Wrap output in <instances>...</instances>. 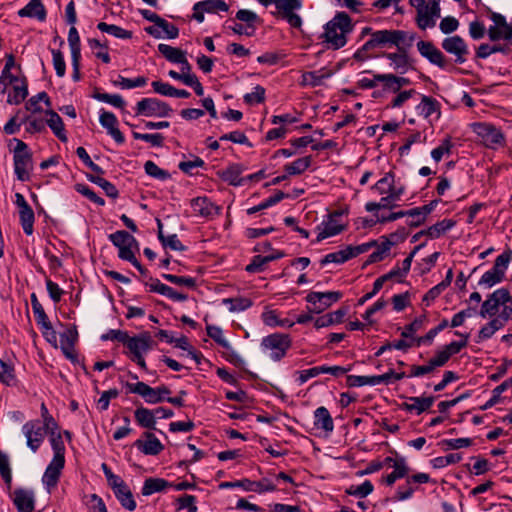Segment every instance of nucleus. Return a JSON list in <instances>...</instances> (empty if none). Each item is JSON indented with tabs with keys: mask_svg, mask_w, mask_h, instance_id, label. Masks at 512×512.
Here are the masks:
<instances>
[{
	"mask_svg": "<svg viewBox=\"0 0 512 512\" xmlns=\"http://www.w3.org/2000/svg\"><path fill=\"white\" fill-rule=\"evenodd\" d=\"M353 28L354 26L349 15L345 12H337L335 16L324 25V31L320 38L328 48L337 50L347 44V37L353 31Z\"/></svg>",
	"mask_w": 512,
	"mask_h": 512,
	"instance_id": "1",
	"label": "nucleus"
},
{
	"mask_svg": "<svg viewBox=\"0 0 512 512\" xmlns=\"http://www.w3.org/2000/svg\"><path fill=\"white\" fill-rule=\"evenodd\" d=\"M414 39V34H408L402 30H378L371 34V37L355 53V57H360L362 53L372 52L380 48L410 46Z\"/></svg>",
	"mask_w": 512,
	"mask_h": 512,
	"instance_id": "2",
	"label": "nucleus"
},
{
	"mask_svg": "<svg viewBox=\"0 0 512 512\" xmlns=\"http://www.w3.org/2000/svg\"><path fill=\"white\" fill-rule=\"evenodd\" d=\"M440 0H409L412 7L416 9V24L421 30L433 28L440 17Z\"/></svg>",
	"mask_w": 512,
	"mask_h": 512,
	"instance_id": "3",
	"label": "nucleus"
},
{
	"mask_svg": "<svg viewBox=\"0 0 512 512\" xmlns=\"http://www.w3.org/2000/svg\"><path fill=\"white\" fill-rule=\"evenodd\" d=\"M14 141L16 142L13 155L14 172L19 181L25 182L30 179L33 170L32 153L25 142L19 139Z\"/></svg>",
	"mask_w": 512,
	"mask_h": 512,
	"instance_id": "4",
	"label": "nucleus"
},
{
	"mask_svg": "<svg viewBox=\"0 0 512 512\" xmlns=\"http://www.w3.org/2000/svg\"><path fill=\"white\" fill-rule=\"evenodd\" d=\"M292 344L288 334L273 333L264 337L261 341V349L271 360L280 361L285 357Z\"/></svg>",
	"mask_w": 512,
	"mask_h": 512,
	"instance_id": "5",
	"label": "nucleus"
},
{
	"mask_svg": "<svg viewBox=\"0 0 512 512\" xmlns=\"http://www.w3.org/2000/svg\"><path fill=\"white\" fill-rule=\"evenodd\" d=\"M111 242L119 249V257L130 262L138 270L141 265L135 257L134 249L137 248L136 239L124 230L116 231L109 235Z\"/></svg>",
	"mask_w": 512,
	"mask_h": 512,
	"instance_id": "6",
	"label": "nucleus"
},
{
	"mask_svg": "<svg viewBox=\"0 0 512 512\" xmlns=\"http://www.w3.org/2000/svg\"><path fill=\"white\" fill-rule=\"evenodd\" d=\"M510 260L511 257L507 253H502L497 256L493 267L482 275L478 284L485 288H491L494 285L501 283L505 277Z\"/></svg>",
	"mask_w": 512,
	"mask_h": 512,
	"instance_id": "7",
	"label": "nucleus"
},
{
	"mask_svg": "<svg viewBox=\"0 0 512 512\" xmlns=\"http://www.w3.org/2000/svg\"><path fill=\"white\" fill-rule=\"evenodd\" d=\"M371 190L379 195L400 200L406 192V186L400 180H396L392 172H387L371 187Z\"/></svg>",
	"mask_w": 512,
	"mask_h": 512,
	"instance_id": "8",
	"label": "nucleus"
},
{
	"mask_svg": "<svg viewBox=\"0 0 512 512\" xmlns=\"http://www.w3.org/2000/svg\"><path fill=\"white\" fill-rule=\"evenodd\" d=\"M374 244H376L375 241H370V242L363 243V244L356 245V246H352V245L346 246L342 250L326 254L323 257V259L321 260V264L322 265H326V264H330V263L343 264L346 261H348L354 257H357L360 254L368 252Z\"/></svg>",
	"mask_w": 512,
	"mask_h": 512,
	"instance_id": "9",
	"label": "nucleus"
},
{
	"mask_svg": "<svg viewBox=\"0 0 512 512\" xmlns=\"http://www.w3.org/2000/svg\"><path fill=\"white\" fill-rule=\"evenodd\" d=\"M490 19L493 25L487 29V34L492 42L502 40L507 44H512V24L507 23L505 16L500 13L492 12Z\"/></svg>",
	"mask_w": 512,
	"mask_h": 512,
	"instance_id": "10",
	"label": "nucleus"
},
{
	"mask_svg": "<svg viewBox=\"0 0 512 512\" xmlns=\"http://www.w3.org/2000/svg\"><path fill=\"white\" fill-rule=\"evenodd\" d=\"M505 302H511V295L507 289L499 288L488 295L482 303L479 315L482 318L494 317L499 313L501 305Z\"/></svg>",
	"mask_w": 512,
	"mask_h": 512,
	"instance_id": "11",
	"label": "nucleus"
},
{
	"mask_svg": "<svg viewBox=\"0 0 512 512\" xmlns=\"http://www.w3.org/2000/svg\"><path fill=\"white\" fill-rule=\"evenodd\" d=\"M302 7V0H282L280 3H277V13L291 27L300 29L303 21L298 12Z\"/></svg>",
	"mask_w": 512,
	"mask_h": 512,
	"instance_id": "12",
	"label": "nucleus"
},
{
	"mask_svg": "<svg viewBox=\"0 0 512 512\" xmlns=\"http://www.w3.org/2000/svg\"><path fill=\"white\" fill-rule=\"evenodd\" d=\"M342 293L339 291L310 292L306 301L311 305L310 311L319 314L328 309L333 303L340 300Z\"/></svg>",
	"mask_w": 512,
	"mask_h": 512,
	"instance_id": "13",
	"label": "nucleus"
},
{
	"mask_svg": "<svg viewBox=\"0 0 512 512\" xmlns=\"http://www.w3.org/2000/svg\"><path fill=\"white\" fill-rule=\"evenodd\" d=\"M220 489L242 488L244 491L256 492L259 494L276 490V486L267 478L260 481L242 479L234 482H222Z\"/></svg>",
	"mask_w": 512,
	"mask_h": 512,
	"instance_id": "14",
	"label": "nucleus"
},
{
	"mask_svg": "<svg viewBox=\"0 0 512 512\" xmlns=\"http://www.w3.org/2000/svg\"><path fill=\"white\" fill-rule=\"evenodd\" d=\"M345 229V224L342 222V214L335 212L330 214L326 220L317 226L316 241L320 242L326 238L338 235Z\"/></svg>",
	"mask_w": 512,
	"mask_h": 512,
	"instance_id": "15",
	"label": "nucleus"
},
{
	"mask_svg": "<svg viewBox=\"0 0 512 512\" xmlns=\"http://www.w3.org/2000/svg\"><path fill=\"white\" fill-rule=\"evenodd\" d=\"M441 46L448 54L455 57V63L463 64L466 62L469 48L464 39L459 35L444 38Z\"/></svg>",
	"mask_w": 512,
	"mask_h": 512,
	"instance_id": "16",
	"label": "nucleus"
},
{
	"mask_svg": "<svg viewBox=\"0 0 512 512\" xmlns=\"http://www.w3.org/2000/svg\"><path fill=\"white\" fill-rule=\"evenodd\" d=\"M473 131L481 138L485 146L494 148L503 143V135L499 129L489 123H475Z\"/></svg>",
	"mask_w": 512,
	"mask_h": 512,
	"instance_id": "17",
	"label": "nucleus"
},
{
	"mask_svg": "<svg viewBox=\"0 0 512 512\" xmlns=\"http://www.w3.org/2000/svg\"><path fill=\"white\" fill-rule=\"evenodd\" d=\"M190 205L194 216L206 220L215 218L221 212V208L206 196L193 198Z\"/></svg>",
	"mask_w": 512,
	"mask_h": 512,
	"instance_id": "18",
	"label": "nucleus"
},
{
	"mask_svg": "<svg viewBox=\"0 0 512 512\" xmlns=\"http://www.w3.org/2000/svg\"><path fill=\"white\" fill-rule=\"evenodd\" d=\"M416 46L420 55L427 59L431 64L442 69L446 68V57L432 42L420 40L417 42Z\"/></svg>",
	"mask_w": 512,
	"mask_h": 512,
	"instance_id": "19",
	"label": "nucleus"
},
{
	"mask_svg": "<svg viewBox=\"0 0 512 512\" xmlns=\"http://www.w3.org/2000/svg\"><path fill=\"white\" fill-rule=\"evenodd\" d=\"M22 432L27 440V446L36 452L44 440V428L38 422L29 421L22 427Z\"/></svg>",
	"mask_w": 512,
	"mask_h": 512,
	"instance_id": "20",
	"label": "nucleus"
},
{
	"mask_svg": "<svg viewBox=\"0 0 512 512\" xmlns=\"http://www.w3.org/2000/svg\"><path fill=\"white\" fill-rule=\"evenodd\" d=\"M404 45L398 47L399 52L397 53H385L384 57L389 60V66L397 73V74H405L410 69H413V63L409 56L407 55Z\"/></svg>",
	"mask_w": 512,
	"mask_h": 512,
	"instance_id": "21",
	"label": "nucleus"
},
{
	"mask_svg": "<svg viewBox=\"0 0 512 512\" xmlns=\"http://www.w3.org/2000/svg\"><path fill=\"white\" fill-rule=\"evenodd\" d=\"M13 503L18 512H32L35 507L34 493L27 489H16L13 493Z\"/></svg>",
	"mask_w": 512,
	"mask_h": 512,
	"instance_id": "22",
	"label": "nucleus"
},
{
	"mask_svg": "<svg viewBox=\"0 0 512 512\" xmlns=\"http://www.w3.org/2000/svg\"><path fill=\"white\" fill-rule=\"evenodd\" d=\"M99 122L118 144H122L124 142L125 138L117 127L118 120L113 113L102 111L99 117Z\"/></svg>",
	"mask_w": 512,
	"mask_h": 512,
	"instance_id": "23",
	"label": "nucleus"
},
{
	"mask_svg": "<svg viewBox=\"0 0 512 512\" xmlns=\"http://www.w3.org/2000/svg\"><path fill=\"white\" fill-rule=\"evenodd\" d=\"M129 392L142 396L148 403H158L160 401V390L154 389L144 382L128 383Z\"/></svg>",
	"mask_w": 512,
	"mask_h": 512,
	"instance_id": "24",
	"label": "nucleus"
},
{
	"mask_svg": "<svg viewBox=\"0 0 512 512\" xmlns=\"http://www.w3.org/2000/svg\"><path fill=\"white\" fill-rule=\"evenodd\" d=\"M63 462H59L57 460H51L49 465L47 466L44 475L42 477V482L48 492H50L53 488L56 487L61 471L64 468Z\"/></svg>",
	"mask_w": 512,
	"mask_h": 512,
	"instance_id": "25",
	"label": "nucleus"
},
{
	"mask_svg": "<svg viewBox=\"0 0 512 512\" xmlns=\"http://www.w3.org/2000/svg\"><path fill=\"white\" fill-rule=\"evenodd\" d=\"M125 345L131 353H133V360L143 366L144 360L142 358V354L149 348V337H128Z\"/></svg>",
	"mask_w": 512,
	"mask_h": 512,
	"instance_id": "26",
	"label": "nucleus"
},
{
	"mask_svg": "<svg viewBox=\"0 0 512 512\" xmlns=\"http://www.w3.org/2000/svg\"><path fill=\"white\" fill-rule=\"evenodd\" d=\"M134 445L145 455H156L160 452V442L151 432H145L142 438L135 441Z\"/></svg>",
	"mask_w": 512,
	"mask_h": 512,
	"instance_id": "27",
	"label": "nucleus"
},
{
	"mask_svg": "<svg viewBox=\"0 0 512 512\" xmlns=\"http://www.w3.org/2000/svg\"><path fill=\"white\" fill-rule=\"evenodd\" d=\"M162 56L172 63L181 65V71H190L191 66L186 59V53L179 48L162 44Z\"/></svg>",
	"mask_w": 512,
	"mask_h": 512,
	"instance_id": "28",
	"label": "nucleus"
},
{
	"mask_svg": "<svg viewBox=\"0 0 512 512\" xmlns=\"http://www.w3.org/2000/svg\"><path fill=\"white\" fill-rule=\"evenodd\" d=\"M46 121L45 124L49 126L54 135L62 142H66L68 140L64 123L61 117L53 110H46Z\"/></svg>",
	"mask_w": 512,
	"mask_h": 512,
	"instance_id": "29",
	"label": "nucleus"
},
{
	"mask_svg": "<svg viewBox=\"0 0 512 512\" xmlns=\"http://www.w3.org/2000/svg\"><path fill=\"white\" fill-rule=\"evenodd\" d=\"M434 400L435 398L433 396L409 397L408 400L403 404V409L408 412H414L416 415H420L433 405Z\"/></svg>",
	"mask_w": 512,
	"mask_h": 512,
	"instance_id": "30",
	"label": "nucleus"
},
{
	"mask_svg": "<svg viewBox=\"0 0 512 512\" xmlns=\"http://www.w3.org/2000/svg\"><path fill=\"white\" fill-rule=\"evenodd\" d=\"M20 17L34 18L42 22L46 19V9L41 0H30V2L18 11Z\"/></svg>",
	"mask_w": 512,
	"mask_h": 512,
	"instance_id": "31",
	"label": "nucleus"
},
{
	"mask_svg": "<svg viewBox=\"0 0 512 512\" xmlns=\"http://www.w3.org/2000/svg\"><path fill=\"white\" fill-rule=\"evenodd\" d=\"M388 463H393V472L385 477V483L389 486L393 485L398 479L404 478L408 473V467L404 458L394 460L391 457L385 459Z\"/></svg>",
	"mask_w": 512,
	"mask_h": 512,
	"instance_id": "32",
	"label": "nucleus"
},
{
	"mask_svg": "<svg viewBox=\"0 0 512 512\" xmlns=\"http://www.w3.org/2000/svg\"><path fill=\"white\" fill-rule=\"evenodd\" d=\"M314 425L327 433L334 430L333 419L327 408L321 406L314 411Z\"/></svg>",
	"mask_w": 512,
	"mask_h": 512,
	"instance_id": "33",
	"label": "nucleus"
},
{
	"mask_svg": "<svg viewBox=\"0 0 512 512\" xmlns=\"http://www.w3.org/2000/svg\"><path fill=\"white\" fill-rule=\"evenodd\" d=\"M375 242L376 244L372 247H376V250L369 255L367 263H375L383 260L394 245V242L386 237H382L380 242Z\"/></svg>",
	"mask_w": 512,
	"mask_h": 512,
	"instance_id": "34",
	"label": "nucleus"
},
{
	"mask_svg": "<svg viewBox=\"0 0 512 512\" xmlns=\"http://www.w3.org/2000/svg\"><path fill=\"white\" fill-rule=\"evenodd\" d=\"M455 226V221L451 219H443L436 224L430 226L427 230L419 234L427 235L431 239L439 238L442 234L446 233Z\"/></svg>",
	"mask_w": 512,
	"mask_h": 512,
	"instance_id": "35",
	"label": "nucleus"
},
{
	"mask_svg": "<svg viewBox=\"0 0 512 512\" xmlns=\"http://www.w3.org/2000/svg\"><path fill=\"white\" fill-rule=\"evenodd\" d=\"M27 95V81L24 80L13 85L12 90L8 92L7 102L9 104L18 105L25 100Z\"/></svg>",
	"mask_w": 512,
	"mask_h": 512,
	"instance_id": "36",
	"label": "nucleus"
},
{
	"mask_svg": "<svg viewBox=\"0 0 512 512\" xmlns=\"http://www.w3.org/2000/svg\"><path fill=\"white\" fill-rule=\"evenodd\" d=\"M439 103L436 99L429 96H422L421 102L417 105L416 110L419 115L429 118L433 114L438 113Z\"/></svg>",
	"mask_w": 512,
	"mask_h": 512,
	"instance_id": "37",
	"label": "nucleus"
},
{
	"mask_svg": "<svg viewBox=\"0 0 512 512\" xmlns=\"http://www.w3.org/2000/svg\"><path fill=\"white\" fill-rule=\"evenodd\" d=\"M50 443L54 456L52 460L65 463V445L62 439V435L59 431H52L50 435Z\"/></svg>",
	"mask_w": 512,
	"mask_h": 512,
	"instance_id": "38",
	"label": "nucleus"
},
{
	"mask_svg": "<svg viewBox=\"0 0 512 512\" xmlns=\"http://www.w3.org/2000/svg\"><path fill=\"white\" fill-rule=\"evenodd\" d=\"M312 163V157L311 156H305L302 158H298L292 163L286 164L284 166V170L287 173V175H300L304 173L311 165Z\"/></svg>",
	"mask_w": 512,
	"mask_h": 512,
	"instance_id": "39",
	"label": "nucleus"
},
{
	"mask_svg": "<svg viewBox=\"0 0 512 512\" xmlns=\"http://www.w3.org/2000/svg\"><path fill=\"white\" fill-rule=\"evenodd\" d=\"M114 493L123 507H125L129 511H133L136 508V503L134 501L133 495L126 484H120L116 488V491H114Z\"/></svg>",
	"mask_w": 512,
	"mask_h": 512,
	"instance_id": "40",
	"label": "nucleus"
},
{
	"mask_svg": "<svg viewBox=\"0 0 512 512\" xmlns=\"http://www.w3.org/2000/svg\"><path fill=\"white\" fill-rule=\"evenodd\" d=\"M135 419L140 426L148 429H155L157 422L153 411L147 408H138L135 411Z\"/></svg>",
	"mask_w": 512,
	"mask_h": 512,
	"instance_id": "41",
	"label": "nucleus"
},
{
	"mask_svg": "<svg viewBox=\"0 0 512 512\" xmlns=\"http://www.w3.org/2000/svg\"><path fill=\"white\" fill-rule=\"evenodd\" d=\"M222 303L227 306L228 310L232 313H239L247 310L252 306V301L249 298H225Z\"/></svg>",
	"mask_w": 512,
	"mask_h": 512,
	"instance_id": "42",
	"label": "nucleus"
},
{
	"mask_svg": "<svg viewBox=\"0 0 512 512\" xmlns=\"http://www.w3.org/2000/svg\"><path fill=\"white\" fill-rule=\"evenodd\" d=\"M162 247L172 251H184L186 246L175 233L162 229Z\"/></svg>",
	"mask_w": 512,
	"mask_h": 512,
	"instance_id": "43",
	"label": "nucleus"
},
{
	"mask_svg": "<svg viewBox=\"0 0 512 512\" xmlns=\"http://www.w3.org/2000/svg\"><path fill=\"white\" fill-rule=\"evenodd\" d=\"M160 110V103L156 99L145 98L137 103V114L153 116Z\"/></svg>",
	"mask_w": 512,
	"mask_h": 512,
	"instance_id": "44",
	"label": "nucleus"
},
{
	"mask_svg": "<svg viewBox=\"0 0 512 512\" xmlns=\"http://www.w3.org/2000/svg\"><path fill=\"white\" fill-rule=\"evenodd\" d=\"M503 327L502 320L493 318L486 325H484L477 336V342L480 343L487 339H490L496 331Z\"/></svg>",
	"mask_w": 512,
	"mask_h": 512,
	"instance_id": "45",
	"label": "nucleus"
},
{
	"mask_svg": "<svg viewBox=\"0 0 512 512\" xmlns=\"http://www.w3.org/2000/svg\"><path fill=\"white\" fill-rule=\"evenodd\" d=\"M19 218L20 223L23 228V231L26 235L33 234V225H34V212L32 208L29 206L27 208L19 210Z\"/></svg>",
	"mask_w": 512,
	"mask_h": 512,
	"instance_id": "46",
	"label": "nucleus"
},
{
	"mask_svg": "<svg viewBox=\"0 0 512 512\" xmlns=\"http://www.w3.org/2000/svg\"><path fill=\"white\" fill-rule=\"evenodd\" d=\"M197 7L204 10L206 13L227 12L229 6L222 0H204L197 2Z\"/></svg>",
	"mask_w": 512,
	"mask_h": 512,
	"instance_id": "47",
	"label": "nucleus"
},
{
	"mask_svg": "<svg viewBox=\"0 0 512 512\" xmlns=\"http://www.w3.org/2000/svg\"><path fill=\"white\" fill-rule=\"evenodd\" d=\"M374 490V486L370 480L364 481L360 485H350L346 489V494L355 496L358 498H365L370 495Z\"/></svg>",
	"mask_w": 512,
	"mask_h": 512,
	"instance_id": "48",
	"label": "nucleus"
},
{
	"mask_svg": "<svg viewBox=\"0 0 512 512\" xmlns=\"http://www.w3.org/2000/svg\"><path fill=\"white\" fill-rule=\"evenodd\" d=\"M376 80H380L383 84V89L387 92L398 93L401 90L397 82V75L392 73L376 74Z\"/></svg>",
	"mask_w": 512,
	"mask_h": 512,
	"instance_id": "49",
	"label": "nucleus"
},
{
	"mask_svg": "<svg viewBox=\"0 0 512 512\" xmlns=\"http://www.w3.org/2000/svg\"><path fill=\"white\" fill-rule=\"evenodd\" d=\"M97 28L102 32L108 33L120 39H129L132 36L130 31H127L113 24H107L105 22L98 23Z\"/></svg>",
	"mask_w": 512,
	"mask_h": 512,
	"instance_id": "50",
	"label": "nucleus"
},
{
	"mask_svg": "<svg viewBox=\"0 0 512 512\" xmlns=\"http://www.w3.org/2000/svg\"><path fill=\"white\" fill-rule=\"evenodd\" d=\"M452 147L453 144L451 142V138L446 137L441 141L439 146L431 151L432 159L437 163L440 162L445 155H449L451 153Z\"/></svg>",
	"mask_w": 512,
	"mask_h": 512,
	"instance_id": "51",
	"label": "nucleus"
},
{
	"mask_svg": "<svg viewBox=\"0 0 512 512\" xmlns=\"http://www.w3.org/2000/svg\"><path fill=\"white\" fill-rule=\"evenodd\" d=\"M242 169L239 165H231L222 172V178L233 186L241 185Z\"/></svg>",
	"mask_w": 512,
	"mask_h": 512,
	"instance_id": "52",
	"label": "nucleus"
},
{
	"mask_svg": "<svg viewBox=\"0 0 512 512\" xmlns=\"http://www.w3.org/2000/svg\"><path fill=\"white\" fill-rule=\"evenodd\" d=\"M40 101H43L47 107L51 106L50 98L46 92H40L37 95L31 97L26 103V109L33 113L41 111L39 106Z\"/></svg>",
	"mask_w": 512,
	"mask_h": 512,
	"instance_id": "53",
	"label": "nucleus"
},
{
	"mask_svg": "<svg viewBox=\"0 0 512 512\" xmlns=\"http://www.w3.org/2000/svg\"><path fill=\"white\" fill-rule=\"evenodd\" d=\"M96 100L104 103H108L116 108H124L125 101L118 94H108V93H95L93 96Z\"/></svg>",
	"mask_w": 512,
	"mask_h": 512,
	"instance_id": "54",
	"label": "nucleus"
},
{
	"mask_svg": "<svg viewBox=\"0 0 512 512\" xmlns=\"http://www.w3.org/2000/svg\"><path fill=\"white\" fill-rule=\"evenodd\" d=\"M447 326L448 321L446 319L442 320L435 328L430 329L426 335L419 337L417 339V345L420 346L425 344H431L434 338L437 336V334L444 330Z\"/></svg>",
	"mask_w": 512,
	"mask_h": 512,
	"instance_id": "55",
	"label": "nucleus"
},
{
	"mask_svg": "<svg viewBox=\"0 0 512 512\" xmlns=\"http://www.w3.org/2000/svg\"><path fill=\"white\" fill-rule=\"evenodd\" d=\"M406 377L404 372L395 373L393 369H389L386 373L382 375H374L375 386L380 384H390L395 381H399Z\"/></svg>",
	"mask_w": 512,
	"mask_h": 512,
	"instance_id": "56",
	"label": "nucleus"
},
{
	"mask_svg": "<svg viewBox=\"0 0 512 512\" xmlns=\"http://www.w3.org/2000/svg\"><path fill=\"white\" fill-rule=\"evenodd\" d=\"M0 474L7 485L11 484L12 472L10 468V460L6 453L0 451Z\"/></svg>",
	"mask_w": 512,
	"mask_h": 512,
	"instance_id": "57",
	"label": "nucleus"
},
{
	"mask_svg": "<svg viewBox=\"0 0 512 512\" xmlns=\"http://www.w3.org/2000/svg\"><path fill=\"white\" fill-rule=\"evenodd\" d=\"M68 43L71 49V56H81L80 37L74 25L69 29Z\"/></svg>",
	"mask_w": 512,
	"mask_h": 512,
	"instance_id": "58",
	"label": "nucleus"
},
{
	"mask_svg": "<svg viewBox=\"0 0 512 512\" xmlns=\"http://www.w3.org/2000/svg\"><path fill=\"white\" fill-rule=\"evenodd\" d=\"M265 99V89L262 86H255L253 91L244 95V101L249 105H255L263 102Z\"/></svg>",
	"mask_w": 512,
	"mask_h": 512,
	"instance_id": "59",
	"label": "nucleus"
},
{
	"mask_svg": "<svg viewBox=\"0 0 512 512\" xmlns=\"http://www.w3.org/2000/svg\"><path fill=\"white\" fill-rule=\"evenodd\" d=\"M441 443L446 449L458 450L469 447L473 443V440L471 438H454L444 439Z\"/></svg>",
	"mask_w": 512,
	"mask_h": 512,
	"instance_id": "60",
	"label": "nucleus"
},
{
	"mask_svg": "<svg viewBox=\"0 0 512 512\" xmlns=\"http://www.w3.org/2000/svg\"><path fill=\"white\" fill-rule=\"evenodd\" d=\"M23 122L26 123V131L28 133H40L45 131V121L41 118H35V117H26L23 119Z\"/></svg>",
	"mask_w": 512,
	"mask_h": 512,
	"instance_id": "61",
	"label": "nucleus"
},
{
	"mask_svg": "<svg viewBox=\"0 0 512 512\" xmlns=\"http://www.w3.org/2000/svg\"><path fill=\"white\" fill-rule=\"evenodd\" d=\"M146 84V78L137 77L135 79H129L122 76H119L118 80L115 81V85L119 86L122 89H132L136 87H141Z\"/></svg>",
	"mask_w": 512,
	"mask_h": 512,
	"instance_id": "62",
	"label": "nucleus"
},
{
	"mask_svg": "<svg viewBox=\"0 0 512 512\" xmlns=\"http://www.w3.org/2000/svg\"><path fill=\"white\" fill-rule=\"evenodd\" d=\"M0 381L8 386L13 385L15 382L13 367L4 361L0 363Z\"/></svg>",
	"mask_w": 512,
	"mask_h": 512,
	"instance_id": "63",
	"label": "nucleus"
},
{
	"mask_svg": "<svg viewBox=\"0 0 512 512\" xmlns=\"http://www.w3.org/2000/svg\"><path fill=\"white\" fill-rule=\"evenodd\" d=\"M224 351L222 353L223 357L230 363L234 365H240L244 362L243 358L240 354L233 348V346L227 342V345L222 346Z\"/></svg>",
	"mask_w": 512,
	"mask_h": 512,
	"instance_id": "64",
	"label": "nucleus"
}]
</instances>
